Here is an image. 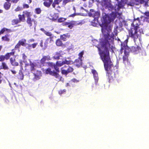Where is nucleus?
<instances>
[{
    "label": "nucleus",
    "instance_id": "nucleus-1",
    "mask_svg": "<svg viewBox=\"0 0 149 149\" xmlns=\"http://www.w3.org/2000/svg\"><path fill=\"white\" fill-rule=\"evenodd\" d=\"M116 4L115 6H113L110 3V0H102L101 4L105 8V11H109V14L103 13L101 20L103 26L102 27V31L103 34V37L100 40L98 45V41L95 40H93V44L96 46L99 51L100 55H109V49L112 50L113 48V40L114 37L117 35L118 27L114 28L113 33L111 32L112 25L110 24L115 17L118 15L120 16L122 14L120 11L121 9L123 8L125 5L127 6H132L128 4V3L134 2L132 0H116Z\"/></svg>",
    "mask_w": 149,
    "mask_h": 149
},
{
    "label": "nucleus",
    "instance_id": "nucleus-2",
    "mask_svg": "<svg viewBox=\"0 0 149 149\" xmlns=\"http://www.w3.org/2000/svg\"><path fill=\"white\" fill-rule=\"evenodd\" d=\"M140 20L139 18H134V21L131 24V27L129 31L130 36L133 39L136 44L140 43L141 39L140 36L143 33V30L139 26Z\"/></svg>",
    "mask_w": 149,
    "mask_h": 149
},
{
    "label": "nucleus",
    "instance_id": "nucleus-3",
    "mask_svg": "<svg viewBox=\"0 0 149 149\" xmlns=\"http://www.w3.org/2000/svg\"><path fill=\"white\" fill-rule=\"evenodd\" d=\"M84 54V52L83 51L79 53L78 55L79 56L78 58L76 59L74 62L70 60V58H65V60L62 61H57L56 65L52 63H48V64L50 67L53 68L56 71L58 72H59L58 67H61L64 64L71 65L74 63L75 65L79 67L82 65L81 58Z\"/></svg>",
    "mask_w": 149,
    "mask_h": 149
},
{
    "label": "nucleus",
    "instance_id": "nucleus-4",
    "mask_svg": "<svg viewBox=\"0 0 149 149\" xmlns=\"http://www.w3.org/2000/svg\"><path fill=\"white\" fill-rule=\"evenodd\" d=\"M28 61L31 66L30 69L31 71L34 74L35 78L37 80L39 79H40V77L41 76V71L36 69L37 68L41 67V65H37L36 63H31L29 60H28Z\"/></svg>",
    "mask_w": 149,
    "mask_h": 149
},
{
    "label": "nucleus",
    "instance_id": "nucleus-5",
    "mask_svg": "<svg viewBox=\"0 0 149 149\" xmlns=\"http://www.w3.org/2000/svg\"><path fill=\"white\" fill-rule=\"evenodd\" d=\"M23 13L25 17H27L26 22L31 28L33 26L35 29L36 27L37 24V22L34 19H31V17L32 15V14L30 12L27 11H24L23 12Z\"/></svg>",
    "mask_w": 149,
    "mask_h": 149
},
{
    "label": "nucleus",
    "instance_id": "nucleus-6",
    "mask_svg": "<svg viewBox=\"0 0 149 149\" xmlns=\"http://www.w3.org/2000/svg\"><path fill=\"white\" fill-rule=\"evenodd\" d=\"M89 15L94 18V24L93 23L92 25L96 26V24L99 23L98 19L100 16V13L99 12H95L93 9H91L88 13Z\"/></svg>",
    "mask_w": 149,
    "mask_h": 149
},
{
    "label": "nucleus",
    "instance_id": "nucleus-7",
    "mask_svg": "<svg viewBox=\"0 0 149 149\" xmlns=\"http://www.w3.org/2000/svg\"><path fill=\"white\" fill-rule=\"evenodd\" d=\"M45 72L46 74H49L51 75L54 76L57 79V80L63 81V79L58 74L56 73L54 70H52L51 68H48L47 70H45Z\"/></svg>",
    "mask_w": 149,
    "mask_h": 149
},
{
    "label": "nucleus",
    "instance_id": "nucleus-8",
    "mask_svg": "<svg viewBox=\"0 0 149 149\" xmlns=\"http://www.w3.org/2000/svg\"><path fill=\"white\" fill-rule=\"evenodd\" d=\"M61 73L64 74H67L69 72H72L73 69L72 67L65 65L61 68Z\"/></svg>",
    "mask_w": 149,
    "mask_h": 149
},
{
    "label": "nucleus",
    "instance_id": "nucleus-9",
    "mask_svg": "<svg viewBox=\"0 0 149 149\" xmlns=\"http://www.w3.org/2000/svg\"><path fill=\"white\" fill-rule=\"evenodd\" d=\"M129 55V50H128L127 51V50H124V52L123 55V62L124 64H126L127 63L128 61V56Z\"/></svg>",
    "mask_w": 149,
    "mask_h": 149
},
{
    "label": "nucleus",
    "instance_id": "nucleus-10",
    "mask_svg": "<svg viewBox=\"0 0 149 149\" xmlns=\"http://www.w3.org/2000/svg\"><path fill=\"white\" fill-rule=\"evenodd\" d=\"M131 51L134 54H137L141 51L140 47L136 45L135 46L132 47L131 48Z\"/></svg>",
    "mask_w": 149,
    "mask_h": 149
},
{
    "label": "nucleus",
    "instance_id": "nucleus-11",
    "mask_svg": "<svg viewBox=\"0 0 149 149\" xmlns=\"http://www.w3.org/2000/svg\"><path fill=\"white\" fill-rule=\"evenodd\" d=\"M65 54V53L61 51H59L56 53L53 56L54 58L55 59H60V57L63 56Z\"/></svg>",
    "mask_w": 149,
    "mask_h": 149
},
{
    "label": "nucleus",
    "instance_id": "nucleus-12",
    "mask_svg": "<svg viewBox=\"0 0 149 149\" xmlns=\"http://www.w3.org/2000/svg\"><path fill=\"white\" fill-rule=\"evenodd\" d=\"M26 40L24 39H23L21 40H19L18 43L17 44L15 47V48H19L21 45L23 46H25L26 45Z\"/></svg>",
    "mask_w": 149,
    "mask_h": 149
},
{
    "label": "nucleus",
    "instance_id": "nucleus-13",
    "mask_svg": "<svg viewBox=\"0 0 149 149\" xmlns=\"http://www.w3.org/2000/svg\"><path fill=\"white\" fill-rule=\"evenodd\" d=\"M91 72L93 75V77L95 80V84L97 85L98 80V77L97 73L95 70H92Z\"/></svg>",
    "mask_w": 149,
    "mask_h": 149
},
{
    "label": "nucleus",
    "instance_id": "nucleus-14",
    "mask_svg": "<svg viewBox=\"0 0 149 149\" xmlns=\"http://www.w3.org/2000/svg\"><path fill=\"white\" fill-rule=\"evenodd\" d=\"M62 1V0H54V3L52 4L53 7L57 9L58 8H60V7L58 6V4Z\"/></svg>",
    "mask_w": 149,
    "mask_h": 149
},
{
    "label": "nucleus",
    "instance_id": "nucleus-15",
    "mask_svg": "<svg viewBox=\"0 0 149 149\" xmlns=\"http://www.w3.org/2000/svg\"><path fill=\"white\" fill-rule=\"evenodd\" d=\"M44 1V5L47 7H49L53 2V0H43Z\"/></svg>",
    "mask_w": 149,
    "mask_h": 149
},
{
    "label": "nucleus",
    "instance_id": "nucleus-16",
    "mask_svg": "<svg viewBox=\"0 0 149 149\" xmlns=\"http://www.w3.org/2000/svg\"><path fill=\"white\" fill-rule=\"evenodd\" d=\"M44 33L47 36L50 37L49 38L47 39L46 41H48V40L49 39H50V42L52 41V39L54 36L52 34V33L50 32L46 31Z\"/></svg>",
    "mask_w": 149,
    "mask_h": 149
},
{
    "label": "nucleus",
    "instance_id": "nucleus-17",
    "mask_svg": "<svg viewBox=\"0 0 149 149\" xmlns=\"http://www.w3.org/2000/svg\"><path fill=\"white\" fill-rule=\"evenodd\" d=\"M70 35L69 33L64 34L61 36V38L64 41L66 40L67 38H69L70 37Z\"/></svg>",
    "mask_w": 149,
    "mask_h": 149
},
{
    "label": "nucleus",
    "instance_id": "nucleus-18",
    "mask_svg": "<svg viewBox=\"0 0 149 149\" xmlns=\"http://www.w3.org/2000/svg\"><path fill=\"white\" fill-rule=\"evenodd\" d=\"M10 62L11 65L14 66H17L19 65L18 63L15 61V58H11L10 59Z\"/></svg>",
    "mask_w": 149,
    "mask_h": 149
},
{
    "label": "nucleus",
    "instance_id": "nucleus-19",
    "mask_svg": "<svg viewBox=\"0 0 149 149\" xmlns=\"http://www.w3.org/2000/svg\"><path fill=\"white\" fill-rule=\"evenodd\" d=\"M70 25L69 26V28L72 29L74 26L77 25L79 24L77 22L75 21H71L70 22Z\"/></svg>",
    "mask_w": 149,
    "mask_h": 149
},
{
    "label": "nucleus",
    "instance_id": "nucleus-20",
    "mask_svg": "<svg viewBox=\"0 0 149 149\" xmlns=\"http://www.w3.org/2000/svg\"><path fill=\"white\" fill-rule=\"evenodd\" d=\"M13 50H12V52L9 53H7L5 56H4L5 59L7 60L9 59L10 56L11 55H13L14 54V52L13 51Z\"/></svg>",
    "mask_w": 149,
    "mask_h": 149
},
{
    "label": "nucleus",
    "instance_id": "nucleus-21",
    "mask_svg": "<svg viewBox=\"0 0 149 149\" xmlns=\"http://www.w3.org/2000/svg\"><path fill=\"white\" fill-rule=\"evenodd\" d=\"M8 67L6 64L4 62L2 63V65L0 66V70L1 69H4L5 70L8 69Z\"/></svg>",
    "mask_w": 149,
    "mask_h": 149
},
{
    "label": "nucleus",
    "instance_id": "nucleus-22",
    "mask_svg": "<svg viewBox=\"0 0 149 149\" xmlns=\"http://www.w3.org/2000/svg\"><path fill=\"white\" fill-rule=\"evenodd\" d=\"M18 17L19 19V21L24 22L25 21V17L23 13L22 15H18Z\"/></svg>",
    "mask_w": 149,
    "mask_h": 149
},
{
    "label": "nucleus",
    "instance_id": "nucleus-23",
    "mask_svg": "<svg viewBox=\"0 0 149 149\" xmlns=\"http://www.w3.org/2000/svg\"><path fill=\"white\" fill-rule=\"evenodd\" d=\"M128 42V39H127L126 40H125L124 42V43H122L121 44V46L122 47L123 46V47H124V49H125V50H127V49L128 48V46L127 45V44Z\"/></svg>",
    "mask_w": 149,
    "mask_h": 149
},
{
    "label": "nucleus",
    "instance_id": "nucleus-24",
    "mask_svg": "<svg viewBox=\"0 0 149 149\" xmlns=\"http://www.w3.org/2000/svg\"><path fill=\"white\" fill-rule=\"evenodd\" d=\"M22 55L23 58L24 59L23 62L25 63V66L26 67L27 66H28L29 65V63H27V61L25 60L26 58V56L24 54H23Z\"/></svg>",
    "mask_w": 149,
    "mask_h": 149
},
{
    "label": "nucleus",
    "instance_id": "nucleus-25",
    "mask_svg": "<svg viewBox=\"0 0 149 149\" xmlns=\"http://www.w3.org/2000/svg\"><path fill=\"white\" fill-rule=\"evenodd\" d=\"M11 4L9 2H6L4 4V8L6 10L8 9L10 6Z\"/></svg>",
    "mask_w": 149,
    "mask_h": 149
},
{
    "label": "nucleus",
    "instance_id": "nucleus-26",
    "mask_svg": "<svg viewBox=\"0 0 149 149\" xmlns=\"http://www.w3.org/2000/svg\"><path fill=\"white\" fill-rule=\"evenodd\" d=\"M145 17H144L145 20L149 22V12H146L145 13Z\"/></svg>",
    "mask_w": 149,
    "mask_h": 149
},
{
    "label": "nucleus",
    "instance_id": "nucleus-27",
    "mask_svg": "<svg viewBox=\"0 0 149 149\" xmlns=\"http://www.w3.org/2000/svg\"><path fill=\"white\" fill-rule=\"evenodd\" d=\"M5 31H7V32H11V31L10 29L4 28L0 32V34L3 33Z\"/></svg>",
    "mask_w": 149,
    "mask_h": 149
},
{
    "label": "nucleus",
    "instance_id": "nucleus-28",
    "mask_svg": "<svg viewBox=\"0 0 149 149\" xmlns=\"http://www.w3.org/2000/svg\"><path fill=\"white\" fill-rule=\"evenodd\" d=\"M2 39L3 40L9 41L10 40L9 36L8 35H6L5 36L2 37Z\"/></svg>",
    "mask_w": 149,
    "mask_h": 149
},
{
    "label": "nucleus",
    "instance_id": "nucleus-29",
    "mask_svg": "<svg viewBox=\"0 0 149 149\" xmlns=\"http://www.w3.org/2000/svg\"><path fill=\"white\" fill-rule=\"evenodd\" d=\"M46 60L45 58H44V57L43 56L40 61V63H41V64H40V63H37V64L38 65H41V67L42 66H43V63Z\"/></svg>",
    "mask_w": 149,
    "mask_h": 149
},
{
    "label": "nucleus",
    "instance_id": "nucleus-30",
    "mask_svg": "<svg viewBox=\"0 0 149 149\" xmlns=\"http://www.w3.org/2000/svg\"><path fill=\"white\" fill-rule=\"evenodd\" d=\"M56 43L58 46H61L62 44V42L59 39H58L56 41Z\"/></svg>",
    "mask_w": 149,
    "mask_h": 149
},
{
    "label": "nucleus",
    "instance_id": "nucleus-31",
    "mask_svg": "<svg viewBox=\"0 0 149 149\" xmlns=\"http://www.w3.org/2000/svg\"><path fill=\"white\" fill-rule=\"evenodd\" d=\"M74 1V0H63L62 4L63 6H65L67 3L70 2H73Z\"/></svg>",
    "mask_w": 149,
    "mask_h": 149
},
{
    "label": "nucleus",
    "instance_id": "nucleus-32",
    "mask_svg": "<svg viewBox=\"0 0 149 149\" xmlns=\"http://www.w3.org/2000/svg\"><path fill=\"white\" fill-rule=\"evenodd\" d=\"M19 22L20 21L17 19H13L12 21V24L13 25L16 24Z\"/></svg>",
    "mask_w": 149,
    "mask_h": 149
},
{
    "label": "nucleus",
    "instance_id": "nucleus-33",
    "mask_svg": "<svg viewBox=\"0 0 149 149\" xmlns=\"http://www.w3.org/2000/svg\"><path fill=\"white\" fill-rule=\"evenodd\" d=\"M38 43H35L31 45H29L28 46L29 47H32L33 48H35Z\"/></svg>",
    "mask_w": 149,
    "mask_h": 149
},
{
    "label": "nucleus",
    "instance_id": "nucleus-34",
    "mask_svg": "<svg viewBox=\"0 0 149 149\" xmlns=\"http://www.w3.org/2000/svg\"><path fill=\"white\" fill-rule=\"evenodd\" d=\"M42 43H43V41H42V40H41V42L40 43V46L41 47H42L43 48V49H45L47 47V45L45 43V47H43V45H42Z\"/></svg>",
    "mask_w": 149,
    "mask_h": 149
},
{
    "label": "nucleus",
    "instance_id": "nucleus-35",
    "mask_svg": "<svg viewBox=\"0 0 149 149\" xmlns=\"http://www.w3.org/2000/svg\"><path fill=\"white\" fill-rule=\"evenodd\" d=\"M41 12V9L40 8H37L36 9L35 12L37 14H39Z\"/></svg>",
    "mask_w": 149,
    "mask_h": 149
},
{
    "label": "nucleus",
    "instance_id": "nucleus-36",
    "mask_svg": "<svg viewBox=\"0 0 149 149\" xmlns=\"http://www.w3.org/2000/svg\"><path fill=\"white\" fill-rule=\"evenodd\" d=\"M66 20V18H60L58 19V22H61L64 21Z\"/></svg>",
    "mask_w": 149,
    "mask_h": 149
},
{
    "label": "nucleus",
    "instance_id": "nucleus-37",
    "mask_svg": "<svg viewBox=\"0 0 149 149\" xmlns=\"http://www.w3.org/2000/svg\"><path fill=\"white\" fill-rule=\"evenodd\" d=\"M66 90L65 89L61 90L59 91L58 93L60 95H61L65 92Z\"/></svg>",
    "mask_w": 149,
    "mask_h": 149
},
{
    "label": "nucleus",
    "instance_id": "nucleus-38",
    "mask_svg": "<svg viewBox=\"0 0 149 149\" xmlns=\"http://www.w3.org/2000/svg\"><path fill=\"white\" fill-rule=\"evenodd\" d=\"M5 59V58L4 56H0V61H3Z\"/></svg>",
    "mask_w": 149,
    "mask_h": 149
},
{
    "label": "nucleus",
    "instance_id": "nucleus-39",
    "mask_svg": "<svg viewBox=\"0 0 149 149\" xmlns=\"http://www.w3.org/2000/svg\"><path fill=\"white\" fill-rule=\"evenodd\" d=\"M46 60L48 61L50 60V57L49 56H44Z\"/></svg>",
    "mask_w": 149,
    "mask_h": 149
},
{
    "label": "nucleus",
    "instance_id": "nucleus-40",
    "mask_svg": "<svg viewBox=\"0 0 149 149\" xmlns=\"http://www.w3.org/2000/svg\"><path fill=\"white\" fill-rule=\"evenodd\" d=\"M70 22H65L63 23V25L64 26H68V27H69V26L70 24Z\"/></svg>",
    "mask_w": 149,
    "mask_h": 149
},
{
    "label": "nucleus",
    "instance_id": "nucleus-41",
    "mask_svg": "<svg viewBox=\"0 0 149 149\" xmlns=\"http://www.w3.org/2000/svg\"><path fill=\"white\" fill-rule=\"evenodd\" d=\"M19 63H20V65L21 67V69H23V68H22L23 62L22 61L20 60L19 61Z\"/></svg>",
    "mask_w": 149,
    "mask_h": 149
},
{
    "label": "nucleus",
    "instance_id": "nucleus-42",
    "mask_svg": "<svg viewBox=\"0 0 149 149\" xmlns=\"http://www.w3.org/2000/svg\"><path fill=\"white\" fill-rule=\"evenodd\" d=\"M21 8L19 7L18 6L17 8L15 9V11H18L21 10Z\"/></svg>",
    "mask_w": 149,
    "mask_h": 149
},
{
    "label": "nucleus",
    "instance_id": "nucleus-43",
    "mask_svg": "<svg viewBox=\"0 0 149 149\" xmlns=\"http://www.w3.org/2000/svg\"><path fill=\"white\" fill-rule=\"evenodd\" d=\"M71 81L74 82H79L78 80L75 79H73L71 80Z\"/></svg>",
    "mask_w": 149,
    "mask_h": 149
},
{
    "label": "nucleus",
    "instance_id": "nucleus-44",
    "mask_svg": "<svg viewBox=\"0 0 149 149\" xmlns=\"http://www.w3.org/2000/svg\"><path fill=\"white\" fill-rule=\"evenodd\" d=\"M19 0H11V1L13 3H16Z\"/></svg>",
    "mask_w": 149,
    "mask_h": 149
},
{
    "label": "nucleus",
    "instance_id": "nucleus-45",
    "mask_svg": "<svg viewBox=\"0 0 149 149\" xmlns=\"http://www.w3.org/2000/svg\"><path fill=\"white\" fill-rule=\"evenodd\" d=\"M34 41V39H33V38H32V39H30L28 41V42L29 43H30L31 42H33Z\"/></svg>",
    "mask_w": 149,
    "mask_h": 149
},
{
    "label": "nucleus",
    "instance_id": "nucleus-46",
    "mask_svg": "<svg viewBox=\"0 0 149 149\" xmlns=\"http://www.w3.org/2000/svg\"><path fill=\"white\" fill-rule=\"evenodd\" d=\"M58 16H56V15H55V16L53 17V18H52V20H56V19L58 18Z\"/></svg>",
    "mask_w": 149,
    "mask_h": 149
},
{
    "label": "nucleus",
    "instance_id": "nucleus-47",
    "mask_svg": "<svg viewBox=\"0 0 149 149\" xmlns=\"http://www.w3.org/2000/svg\"><path fill=\"white\" fill-rule=\"evenodd\" d=\"M23 6L24 8H27L29 7V5H28L26 4L24 5Z\"/></svg>",
    "mask_w": 149,
    "mask_h": 149
},
{
    "label": "nucleus",
    "instance_id": "nucleus-48",
    "mask_svg": "<svg viewBox=\"0 0 149 149\" xmlns=\"http://www.w3.org/2000/svg\"><path fill=\"white\" fill-rule=\"evenodd\" d=\"M11 71L13 74H16V72L15 71L13 70H11Z\"/></svg>",
    "mask_w": 149,
    "mask_h": 149
},
{
    "label": "nucleus",
    "instance_id": "nucleus-49",
    "mask_svg": "<svg viewBox=\"0 0 149 149\" xmlns=\"http://www.w3.org/2000/svg\"><path fill=\"white\" fill-rule=\"evenodd\" d=\"M40 30L41 31H42L44 33H45V31H46L43 28H41L40 29Z\"/></svg>",
    "mask_w": 149,
    "mask_h": 149
},
{
    "label": "nucleus",
    "instance_id": "nucleus-50",
    "mask_svg": "<svg viewBox=\"0 0 149 149\" xmlns=\"http://www.w3.org/2000/svg\"><path fill=\"white\" fill-rule=\"evenodd\" d=\"M23 78H24V75H23L22 74V77L20 78V80H22L23 79Z\"/></svg>",
    "mask_w": 149,
    "mask_h": 149
},
{
    "label": "nucleus",
    "instance_id": "nucleus-51",
    "mask_svg": "<svg viewBox=\"0 0 149 149\" xmlns=\"http://www.w3.org/2000/svg\"><path fill=\"white\" fill-rule=\"evenodd\" d=\"M75 14H72V15H70V17H74V16H75Z\"/></svg>",
    "mask_w": 149,
    "mask_h": 149
},
{
    "label": "nucleus",
    "instance_id": "nucleus-52",
    "mask_svg": "<svg viewBox=\"0 0 149 149\" xmlns=\"http://www.w3.org/2000/svg\"><path fill=\"white\" fill-rule=\"evenodd\" d=\"M29 1V3H30L32 1L31 0H28Z\"/></svg>",
    "mask_w": 149,
    "mask_h": 149
},
{
    "label": "nucleus",
    "instance_id": "nucleus-53",
    "mask_svg": "<svg viewBox=\"0 0 149 149\" xmlns=\"http://www.w3.org/2000/svg\"><path fill=\"white\" fill-rule=\"evenodd\" d=\"M69 85V83H67V84H66V86H68Z\"/></svg>",
    "mask_w": 149,
    "mask_h": 149
},
{
    "label": "nucleus",
    "instance_id": "nucleus-54",
    "mask_svg": "<svg viewBox=\"0 0 149 149\" xmlns=\"http://www.w3.org/2000/svg\"><path fill=\"white\" fill-rule=\"evenodd\" d=\"M6 1H7V2H9V1H10V0H6Z\"/></svg>",
    "mask_w": 149,
    "mask_h": 149
},
{
    "label": "nucleus",
    "instance_id": "nucleus-55",
    "mask_svg": "<svg viewBox=\"0 0 149 149\" xmlns=\"http://www.w3.org/2000/svg\"><path fill=\"white\" fill-rule=\"evenodd\" d=\"M2 10H0V13H2Z\"/></svg>",
    "mask_w": 149,
    "mask_h": 149
},
{
    "label": "nucleus",
    "instance_id": "nucleus-56",
    "mask_svg": "<svg viewBox=\"0 0 149 149\" xmlns=\"http://www.w3.org/2000/svg\"><path fill=\"white\" fill-rule=\"evenodd\" d=\"M73 9L74 10H75V7H74L73 8Z\"/></svg>",
    "mask_w": 149,
    "mask_h": 149
},
{
    "label": "nucleus",
    "instance_id": "nucleus-57",
    "mask_svg": "<svg viewBox=\"0 0 149 149\" xmlns=\"http://www.w3.org/2000/svg\"><path fill=\"white\" fill-rule=\"evenodd\" d=\"M147 48L149 49V44L147 46Z\"/></svg>",
    "mask_w": 149,
    "mask_h": 149
},
{
    "label": "nucleus",
    "instance_id": "nucleus-58",
    "mask_svg": "<svg viewBox=\"0 0 149 149\" xmlns=\"http://www.w3.org/2000/svg\"><path fill=\"white\" fill-rule=\"evenodd\" d=\"M81 9H84V8L83 7H81Z\"/></svg>",
    "mask_w": 149,
    "mask_h": 149
},
{
    "label": "nucleus",
    "instance_id": "nucleus-59",
    "mask_svg": "<svg viewBox=\"0 0 149 149\" xmlns=\"http://www.w3.org/2000/svg\"><path fill=\"white\" fill-rule=\"evenodd\" d=\"M1 82V80L0 79V84Z\"/></svg>",
    "mask_w": 149,
    "mask_h": 149
},
{
    "label": "nucleus",
    "instance_id": "nucleus-60",
    "mask_svg": "<svg viewBox=\"0 0 149 149\" xmlns=\"http://www.w3.org/2000/svg\"><path fill=\"white\" fill-rule=\"evenodd\" d=\"M143 54H144V55H145V52H143Z\"/></svg>",
    "mask_w": 149,
    "mask_h": 149
},
{
    "label": "nucleus",
    "instance_id": "nucleus-61",
    "mask_svg": "<svg viewBox=\"0 0 149 149\" xmlns=\"http://www.w3.org/2000/svg\"><path fill=\"white\" fill-rule=\"evenodd\" d=\"M143 18H144V17H142L141 18V19H142Z\"/></svg>",
    "mask_w": 149,
    "mask_h": 149
},
{
    "label": "nucleus",
    "instance_id": "nucleus-62",
    "mask_svg": "<svg viewBox=\"0 0 149 149\" xmlns=\"http://www.w3.org/2000/svg\"><path fill=\"white\" fill-rule=\"evenodd\" d=\"M14 84L15 85L16 84V83H14Z\"/></svg>",
    "mask_w": 149,
    "mask_h": 149
},
{
    "label": "nucleus",
    "instance_id": "nucleus-63",
    "mask_svg": "<svg viewBox=\"0 0 149 149\" xmlns=\"http://www.w3.org/2000/svg\"><path fill=\"white\" fill-rule=\"evenodd\" d=\"M98 1V2H100V1H99H99Z\"/></svg>",
    "mask_w": 149,
    "mask_h": 149
},
{
    "label": "nucleus",
    "instance_id": "nucleus-64",
    "mask_svg": "<svg viewBox=\"0 0 149 149\" xmlns=\"http://www.w3.org/2000/svg\"><path fill=\"white\" fill-rule=\"evenodd\" d=\"M122 49H123V48L122 47Z\"/></svg>",
    "mask_w": 149,
    "mask_h": 149
}]
</instances>
